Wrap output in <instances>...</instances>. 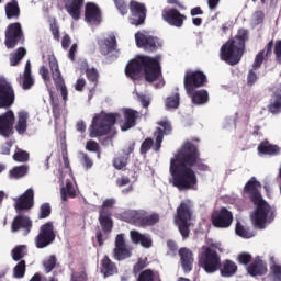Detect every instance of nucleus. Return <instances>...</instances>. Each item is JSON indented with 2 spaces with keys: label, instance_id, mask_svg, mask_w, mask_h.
<instances>
[{
  "label": "nucleus",
  "instance_id": "1",
  "mask_svg": "<svg viewBox=\"0 0 281 281\" xmlns=\"http://www.w3.org/2000/svg\"><path fill=\"white\" fill-rule=\"evenodd\" d=\"M192 168H196L200 172H210V166L201 159L199 147L187 140L170 159V183L173 188H177L180 192L196 190L199 179Z\"/></svg>",
  "mask_w": 281,
  "mask_h": 281
},
{
  "label": "nucleus",
  "instance_id": "2",
  "mask_svg": "<svg viewBox=\"0 0 281 281\" xmlns=\"http://www.w3.org/2000/svg\"><path fill=\"white\" fill-rule=\"evenodd\" d=\"M144 71L146 82H155L161 76V64L156 57L138 55L131 59L125 67V75L131 80H139V76Z\"/></svg>",
  "mask_w": 281,
  "mask_h": 281
},
{
  "label": "nucleus",
  "instance_id": "3",
  "mask_svg": "<svg viewBox=\"0 0 281 281\" xmlns=\"http://www.w3.org/2000/svg\"><path fill=\"white\" fill-rule=\"evenodd\" d=\"M262 184L255 177H252L244 187V192L249 195L250 201L256 205V210L251 215V221L255 227L259 229H265L267 224V216L271 212V206L262 199L260 190Z\"/></svg>",
  "mask_w": 281,
  "mask_h": 281
},
{
  "label": "nucleus",
  "instance_id": "4",
  "mask_svg": "<svg viewBox=\"0 0 281 281\" xmlns=\"http://www.w3.org/2000/svg\"><path fill=\"white\" fill-rule=\"evenodd\" d=\"M249 41V30L239 29L237 31V36L228 40L222 45L220 50V58L227 65L234 67L243 60V55L245 54V43Z\"/></svg>",
  "mask_w": 281,
  "mask_h": 281
},
{
  "label": "nucleus",
  "instance_id": "5",
  "mask_svg": "<svg viewBox=\"0 0 281 281\" xmlns=\"http://www.w3.org/2000/svg\"><path fill=\"white\" fill-rule=\"evenodd\" d=\"M218 251L223 254L220 243L202 247V251L199 255V267L204 269L206 273H216L221 269V255H218Z\"/></svg>",
  "mask_w": 281,
  "mask_h": 281
},
{
  "label": "nucleus",
  "instance_id": "6",
  "mask_svg": "<svg viewBox=\"0 0 281 281\" xmlns=\"http://www.w3.org/2000/svg\"><path fill=\"white\" fill-rule=\"evenodd\" d=\"M117 117H120V113L101 112L95 114L89 128L90 137L95 138L109 135L113 126H115Z\"/></svg>",
  "mask_w": 281,
  "mask_h": 281
},
{
  "label": "nucleus",
  "instance_id": "7",
  "mask_svg": "<svg viewBox=\"0 0 281 281\" xmlns=\"http://www.w3.org/2000/svg\"><path fill=\"white\" fill-rule=\"evenodd\" d=\"M158 126L154 132L155 140L151 137H147L143 140L140 145V155H148V150L153 148L154 153H159L161 150V144H164L165 135H170L172 133V125L168 120L157 122Z\"/></svg>",
  "mask_w": 281,
  "mask_h": 281
},
{
  "label": "nucleus",
  "instance_id": "8",
  "mask_svg": "<svg viewBox=\"0 0 281 281\" xmlns=\"http://www.w3.org/2000/svg\"><path fill=\"white\" fill-rule=\"evenodd\" d=\"M192 221V207L188 202H181L177 207V214L175 216V224L177 225L179 233L183 240L190 238V222Z\"/></svg>",
  "mask_w": 281,
  "mask_h": 281
},
{
  "label": "nucleus",
  "instance_id": "9",
  "mask_svg": "<svg viewBox=\"0 0 281 281\" xmlns=\"http://www.w3.org/2000/svg\"><path fill=\"white\" fill-rule=\"evenodd\" d=\"M56 240V233L54 232V222H46L40 226L37 236L34 239L37 249H45Z\"/></svg>",
  "mask_w": 281,
  "mask_h": 281
},
{
  "label": "nucleus",
  "instance_id": "10",
  "mask_svg": "<svg viewBox=\"0 0 281 281\" xmlns=\"http://www.w3.org/2000/svg\"><path fill=\"white\" fill-rule=\"evenodd\" d=\"M4 45L7 49H14L19 43H24L25 35H23V29L21 23L14 22L8 25L5 33Z\"/></svg>",
  "mask_w": 281,
  "mask_h": 281
},
{
  "label": "nucleus",
  "instance_id": "11",
  "mask_svg": "<svg viewBox=\"0 0 281 281\" xmlns=\"http://www.w3.org/2000/svg\"><path fill=\"white\" fill-rule=\"evenodd\" d=\"M48 65L52 71V78L54 80L55 87L57 91H60L64 102H67L69 92L67 91V86H65V79H63V74L60 72V68L58 67V60H56V57H49Z\"/></svg>",
  "mask_w": 281,
  "mask_h": 281
},
{
  "label": "nucleus",
  "instance_id": "12",
  "mask_svg": "<svg viewBox=\"0 0 281 281\" xmlns=\"http://www.w3.org/2000/svg\"><path fill=\"white\" fill-rule=\"evenodd\" d=\"M211 223L213 227L217 229H227L232 227L234 223V214L227 207L223 206L220 210H216L211 215Z\"/></svg>",
  "mask_w": 281,
  "mask_h": 281
},
{
  "label": "nucleus",
  "instance_id": "13",
  "mask_svg": "<svg viewBox=\"0 0 281 281\" xmlns=\"http://www.w3.org/2000/svg\"><path fill=\"white\" fill-rule=\"evenodd\" d=\"M135 41L137 47L144 49L145 52H157V49H161L164 45L161 38L153 35H146L142 32H137L135 34Z\"/></svg>",
  "mask_w": 281,
  "mask_h": 281
},
{
  "label": "nucleus",
  "instance_id": "14",
  "mask_svg": "<svg viewBox=\"0 0 281 281\" xmlns=\"http://www.w3.org/2000/svg\"><path fill=\"white\" fill-rule=\"evenodd\" d=\"M184 89L187 93H192V91H195V89H199L201 87L205 86V82H207V76L203 74V71H188L184 75Z\"/></svg>",
  "mask_w": 281,
  "mask_h": 281
},
{
  "label": "nucleus",
  "instance_id": "15",
  "mask_svg": "<svg viewBox=\"0 0 281 281\" xmlns=\"http://www.w3.org/2000/svg\"><path fill=\"white\" fill-rule=\"evenodd\" d=\"M130 12L131 15L128 21L131 25L139 27V25H144V23H146V12H148V10L146 9V4L136 0H132L130 2Z\"/></svg>",
  "mask_w": 281,
  "mask_h": 281
},
{
  "label": "nucleus",
  "instance_id": "16",
  "mask_svg": "<svg viewBox=\"0 0 281 281\" xmlns=\"http://www.w3.org/2000/svg\"><path fill=\"white\" fill-rule=\"evenodd\" d=\"M133 256V247L126 244V239L124 238V234H119L115 237V247L113 249V258L119 262L122 260H127Z\"/></svg>",
  "mask_w": 281,
  "mask_h": 281
},
{
  "label": "nucleus",
  "instance_id": "17",
  "mask_svg": "<svg viewBox=\"0 0 281 281\" xmlns=\"http://www.w3.org/2000/svg\"><path fill=\"white\" fill-rule=\"evenodd\" d=\"M161 16L168 25H171L172 27H183V23H186L188 16L186 14H182L177 9H165L161 12Z\"/></svg>",
  "mask_w": 281,
  "mask_h": 281
},
{
  "label": "nucleus",
  "instance_id": "18",
  "mask_svg": "<svg viewBox=\"0 0 281 281\" xmlns=\"http://www.w3.org/2000/svg\"><path fill=\"white\" fill-rule=\"evenodd\" d=\"M14 104V89L8 81H0V109Z\"/></svg>",
  "mask_w": 281,
  "mask_h": 281
},
{
  "label": "nucleus",
  "instance_id": "19",
  "mask_svg": "<svg viewBox=\"0 0 281 281\" xmlns=\"http://www.w3.org/2000/svg\"><path fill=\"white\" fill-rule=\"evenodd\" d=\"M33 222L25 215H16L11 223V232H23V236H27L32 232Z\"/></svg>",
  "mask_w": 281,
  "mask_h": 281
},
{
  "label": "nucleus",
  "instance_id": "20",
  "mask_svg": "<svg viewBox=\"0 0 281 281\" xmlns=\"http://www.w3.org/2000/svg\"><path fill=\"white\" fill-rule=\"evenodd\" d=\"M34 207V190L27 189L15 200L14 209L19 213Z\"/></svg>",
  "mask_w": 281,
  "mask_h": 281
},
{
  "label": "nucleus",
  "instance_id": "21",
  "mask_svg": "<svg viewBox=\"0 0 281 281\" xmlns=\"http://www.w3.org/2000/svg\"><path fill=\"white\" fill-rule=\"evenodd\" d=\"M14 112L12 110L7 111L0 115V135L2 137H10L12 135V130L14 128Z\"/></svg>",
  "mask_w": 281,
  "mask_h": 281
},
{
  "label": "nucleus",
  "instance_id": "22",
  "mask_svg": "<svg viewBox=\"0 0 281 281\" xmlns=\"http://www.w3.org/2000/svg\"><path fill=\"white\" fill-rule=\"evenodd\" d=\"M180 263L184 273H190L194 267V252L190 248L182 247L178 250Z\"/></svg>",
  "mask_w": 281,
  "mask_h": 281
},
{
  "label": "nucleus",
  "instance_id": "23",
  "mask_svg": "<svg viewBox=\"0 0 281 281\" xmlns=\"http://www.w3.org/2000/svg\"><path fill=\"white\" fill-rule=\"evenodd\" d=\"M99 52L102 56H109L113 52H117V38L112 34L108 38L99 41Z\"/></svg>",
  "mask_w": 281,
  "mask_h": 281
},
{
  "label": "nucleus",
  "instance_id": "24",
  "mask_svg": "<svg viewBox=\"0 0 281 281\" xmlns=\"http://www.w3.org/2000/svg\"><path fill=\"white\" fill-rule=\"evenodd\" d=\"M123 115L125 122L122 125V131H128L137 124V117H139V112L131 108H124Z\"/></svg>",
  "mask_w": 281,
  "mask_h": 281
},
{
  "label": "nucleus",
  "instance_id": "25",
  "mask_svg": "<svg viewBox=\"0 0 281 281\" xmlns=\"http://www.w3.org/2000/svg\"><path fill=\"white\" fill-rule=\"evenodd\" d=\"M130 238L134 245H142L145 249L153 247L150 235L142 234L138 231H131Z\"/></svg>",
  "mask_w": 281,
  "mask_h": 281
},
{
  "label": "nucleus",
  "instance_id": "26",
  "mask_svg": "<svg viewBox=\"0 0 281 281\" xmlns=\"http://www.w3.org/2000/svg\"><path fill=\"white\" fill-rule=\"evenodd\" d=\"M68 2L65 5L68 14L71 15L74 21L80 20V10H82V5H85V0H67Z\"/></svg>",
  "mask_w": 281,
  "mask_h": 281
},
{
  "label": "nucleus",
  "instance_id": "27",
  "mask_svg": "<svg viewBox=\"0 0 281 281\" xmlns=\"http://www.w3.org/2000/svg\"><path fill=\"white\" fill-rule=\"evenodd\" d=\"M247 272L252 278L256 276H265L267 273V262H263L262 259L256 258L247 268Z\"/></svg>",
  "mask_w": 281,
  "mask_h": 281
},
{
  "label": "nucleus",
  "instance_id": "28",
  "mask_svg": "<svg viewBox=\"0 0 281 281\" xmlns=\"http://www.w3.org/2000/svg\"><path fill=\"white\" fill-rule=\"evenodd\" d=\"M85 19L87 23H98L100 21V8L93 2L86 3Z\"/></svg>",
  "mask_w": 281,
  "mask_h": 281
},
{
  "label": "nucleus",
  "instance_id": "29",
  "mask_svg": "<svg viewBox=\"0 0 281 281\" xmlns=\"http://www.w3.org/2000/svg\"><path fill=\"white\" fill-rule=\"evenodd\" d=\"M146 216V211H130L126 213L127 223L135 225L136 227H144V220Z\"/></svg>",
  "mask_w": 281,
  "mask_h": 281
},
{
  "label": "nucleus",
  "instance_id": "30",
  "mask_svg": "<svg viewBox=\"0 0 281 281\" xmlns=\"http://www.w3.org/2000/svg\"><path fill=\"white\" fill-rule=\"evenodd\" d=\"M268 111L274 115L281 113V86L273 92L270 103L268 104Z\"/></svg>",
  "mask_w": 281,
  "mask_h": 281
},
{
  "label": "nucleus",
  "instance_id": "31",
  "mask_svg": "<svg viewBox=\"0 0 281 281\" xmlns=\"http://www.w3.org/2000/svg\"><path fill=\"white\" fill-rule=\"evenodd\" d=\"M187 95H189L192 100V103L196 104L198 106L207 104L210 101V94L207 93V90H193L191 93H187Z\"/></svg>",
  "mask_w": 281,
  "mask_h": 281
},
{
  "label": "nucleus",
  "instance_id": "32",
  "mask_svg": "<svg viewBox=\"0 0 281 281\" xmlns=\"http://www.w3.org/2000/svg\"><path fill=\"white\" fill-rule=\"evenodd\" d=\"M257 150L260 155H270L273 157L274 155H280V147L278 145H271L269 140H262Z\"/></svg>",
  "mask_w": 281,
  "mask_h": 281
},
{
  "label": "nucleus",
  "instance_id": "33",
  "mask_svg": "<svg viewBox=\"0 0 281 281\" xmlns=\"http://www.w3.org/2000/svg\"><path fill=\"white\" fill-rule=\"evenodd\" d=\"M221 276L223 278H232V276H236V272L238 271V266L236 262L226 259L221 265Z\"/></svg>",
  "mask_w": 281,
  "mask_h": 281
},
{
  "label": "nucleus",
  "instance_id": "34",
  "mask_svg": "<svg viewBox=\"0 0 281 281\" xmlns=\"http://www.w3.org/2000/svg\"><path fill=\"white\" fill-rule=\"evenodd\" d=\"M113 214H106L105 212L99 213V223L101 225L103 234H111L113 232Z\"/></svg>",
  "mask_w": 281,
  "mask_h": 281
},
{
  "label": "nucleus",
  "instance_id": "35",
  "mask_svg": "<svg viewBox=\"0 0 281 281\" xmlns=\"http://www.w3.org/2000/svg\"><path fill=\"white\" fill-rule=\"evenodd\" d=\"M101 273H103L105 278L113 276V273H117V267L115 266V262L111 261V258H109L106 255L101 261Z\"/></svg>",
  "mask_w": 281,
  "mask_h": 281
},
{
  "label": "nucleus",
  "instance_id": "36",
  "mask_svg": "<svg viewBox=\"0 0 281 281\" xmlns=\"http://www.w3.org/2000/svg\"><path fill=\"white\" fill-rule=\"evenodd\" d=\"M7 19H19L21 16V9L19 8V1L12 0L4 7Z\"/></svg>",
  "mask_w": 281,
  "mask_h": 281
},
{
  "label": "nucleus",
  "instance_id": "37",
  "mask_svg": "<svg viewBox=\"0 0 281 281\" xmlns=\"http://www.w3.org/2000/svg\"><path fill=\"white\" fill-rule=\"evenodd\" d=\"M27 50L24 47H19L14 53L10 54V65L11 67H16L19 63L25 58Z\"/></svg>",
  "mask_w": 281,
  "mask_h": 281
},
{
  "label": "nucleus",
  "instance_id": "38",
  "mask_svg": "<svg viewBox=\"0 0 281 281\" xmlns=\"http://www.w3.org/2000/svg\"><path fill=\"white\" fill-rule=\"evenodd\" d=\"M61 201H67L68 199H76V189H74V183L71 181L66 182L65 187L60 189Z\"/></svg>",
  "mask_w": 281,
  "mask_h": 281
},
{
  "label": "nucleus",
  "instance_id": "39",
  "mask_svg": "<svg viewBox=\"0 0 281 281\" xmlns=\"http://www.w3.org/2000/svg\"><path fill=\"white\" fill-rule=\"evenodd\" d=\"M30 170V167L27 165L16 166L10 171L11 179H22V177H25Z\"/></svg>",
  "mask_w": 281,
  "mask_h": 281
},
{
  "label": "nucleus",
  "instance_id": "40",
  "mask_svg": "<svg viewBox=\"0 0 281 281\" xmlns=\"http://www.w3.org/2000/svg\"><path fill=\"white\" fill-rule=\"evenodd\" d=\"M79 161L85 170H91L93 168V158L85 151L78 154Z\"/></svg>",
  "mask_w": 281,
  "mask_h": 281
},
{
  "label": "nucleus",
  "instance_id": "41",
  "mask_svg": "<svg viewBox=\"0 0 281 281\" xmlns=\"http://www.w3.org/2000/svg\"><path fill=\"white\" fill-rule=\"evenodd\" d=\"M235 233L237 234V236H240V238H254V236H256L254 232H251V229L243 226L240 222H237L235 226Z\"/></svg>",
  "mask_w": 281,
  "mask_h": 281
},
{
  "label": "nucleus",
  "instance_id": "42",
  "mask_svg": "<svg viewBox=\"0 0 281 281\" xmlns=\"http://www.w3.org/2000/svg\"><path fill=\"white\" fill-rule=\"evenodd\" d=\"M15 131L19 133V135H23L25 131H27V114L20 113L18 124L15 126Z\"/></svg>",
  "mask_w": 281,
  "mask_h": 281
},
{
  "label": "nucleus",
  "instance_id": "43",
  "mask_svg": "<svg viewBox=\"0 0 281 281\" xmlns=\"http://www.w3.org/2000/svg\"><path fill=\"white\" fill-rule=\"evenodd\" d=\"M159 213H153L151 215H148V213L145 212L143 227H153V225H157V223H159Z\"/></svg>",
  "mask_w": 281,
  "mask_h": 281
},
{
  "label": "nucleus",
  "instance_id": "44",
  "mask_svg": "<svg viewBox=\"0 0 281 281\" xmlns=\"http://www.w3.org/2000/svg\"><path fill=\"white\" fill-rule=\"evenodd\" d=\"M181 97L179 92H176L175 95L168 97L165 101V106L167 109H177L180 104Z\"/></svg>",
  "mask_w": 281,
  "mask_h": 281
},
{
  "label": "nucleus",
  "instance_id": "45",
  "mask_svg": "<svg viewBox=\"0 0 281 281\" xmlns=\"http://www.w3.org/2000/svg\"><path fill=\"white\" fill-rule=\"evenodd\" d=\"M86 150H88L89 153H95L98 159H101L102 156V151L100 149V144H98V142L90 139L86 143Z\"/></svg>",
  "mask_w": 281,
  "mask_h": 281
},
{
  "label": "nucleus",
  "instance_id": "46",
  "mask_svg": "<svg viewBox=\"0 0 281 281\" xmlns=\"http://www.w3.org/2000/svg\"><path fill=\"white\" fill-rule=\"evenodd\" d=\"M86 76H87L89 82L93 83V87H98V80L100 78V74L98 72V69L87 68L86 69Z\"/></svg>",
  "mask_w": 281,
  "mask_h": 281
},
{
  "label": "nucleus",
  "instance_id": "47",
  "mask_svg": "<svg viewBox=\"0 0 281 281\" xmlns=\"http://www.w3.org/2000/svg\"><path fill=\"white\" fill-rule=\"evenodd\" d=\"M49 30L53 34L55 41H60V27L58 26V21L56 18L49 20Z\"/></svg>",
  "mask_w": 281,
  "mask_h": 281
},
{
  "label": "nucleus",
  "instance_id": "48",
  "mask_svg": "<svg viewBox=\"0 0 281 281\" xmlns=\"http://www.w3.org/2000/svg\"><path fill=\"white\" fill-rule=\"evenodd\" d=\"M113 205H115V199H106L103 201L101 207L99 209V214H113L111 212Z\"/></svg>",
  "mask_w": 281,
  "mask_h": 281
},
{
  "label": "nucleus",
  "instance_id": "49",
  "mask_svg": "<svg viewBox=\"0 0 281 281\" xmlns=\"http://www.w3.org/2000/svg\"><path fill=\"white\" fill-rule=\"evenodd\" d=\"M56 262H58V260L56 259L55 255L49 256L48 259L43 262L45 273H52V271H54L56 268Z\"/></svg>",
  "mask_w": 281,
  "mask_h": 281
},
{
  "label": "nucleus",
  "instance_id": "50",
  "mask_svg": "<svg viewBox=\"0 0 281 281\" xmlns=\"http://www.w3.org/2000/svg\"><path fill=\"white\" fill-rule=\"evenodd\" d=\"M25 260H21L14 268H13V276L18 279L25 277Z\"/></svg>",
  "mask_w": 281,
  "mask_h": 281
},
{
  "label": "nucleus",
  "instance_id": "51",
  "mask_svg": "<svg viewBox=\"0 0 281 281\" xmlns=\"http://www.w3.org/2000/svg\"><path fill=\"white\" fill-rule=\"evenodd\" d=\"M128 164V156H119L113 159V167L116 170H122L123 168H126Z\"/></svg>",
  "mask_w": 281,
  "mask_h": 281
},
{
  "label": "nucleus",
  "instance_id": "52",
  "mask_svg": "<svg viewBox=\"0 0 281 281\" xmlns=\"http://www.w3.org/2000/svg\"><path fill=\"white\" fill-rule=\"evenodd\" d=\"M52 215V205L49 203H43L40 206L38 218H48Z\"/></svg>",
  "mask_w": 281,
  "mask_h": 281
},
{
  "label": "nucleus",
  "instance_id": "53",
  "mask_svg": "<svg viewBox=\"0 0 281 281\" xmlns=\"http://www.w3.org/2000/svg\"><path fill=\"white\" fill-rule=\"evenodd\" d=\"M137 281H155V272L150 269L144 270L139 273Z\"/></svg>",
  "mask_w": 281,
  "mask_h": 281
},
{
  "label": "nucleus",
  "instance_id": "54",
  "mask_svg": "<svg viewBox=\"0 0 281 281\" xmlns=\"http://www.w3.org/2000/svg\"><path fill=\"white\" fill-rule=\"evenodd\" d=\"M265 57H267L265 55V50H260L256 57H255V61L252 64V69H260V67H262V63H265Z\"/></svg>",
  "mask_w": 281,
  "mask_h": 281
},
{
  "label": "nucleus",
  "instance_id": "55",
  "mask_svg": "<svg viewBox=\"0 0 281 281\" xmlns=\"http://www.w3.org/2000/svg\"><path fill=\"white\" fill-rule=\"evenodd\" d=\"M13 159L14 161H20L21 164H24L25 161L30 160V154L27 151L20 150L13 155Z\"/></svg>",
  "mask_w": 281,
  "mask_h": 281
},
{
  "label": "nucleus",
  "instance_id": "56",
  "mask_svg": "<svg viewBox=\"0 0 281 281\" xmlns=\"http://www.w3.org/2000/svg\"><path fill=\"white\" fill-rule=\"evenodd\" d=\"M167 247H168L167 256H171L172 258L177 256V251L179 250V247L177 246V241L169 239L167 241Z\"/></svg>",
  "mask_w": 281,
  "mask_h": 281
},
{
  "label": "nucleus",
  "instance_id": "57",
  "mask_svg": "<svg viewBox=\"0 0 281 281\" xmlns=\"http://www.w3.org/2000/svg\"><path fill=\"white\" fill-rule=\"evenodd\" d=\"M23 249H25V246H16V247L12 250V258H13V260H15L16 262H19V260H21L22 258L25 257V254H23Z\"/></svg>",
  "mask_w": 281,
  "mask_h": 281
},
{
  "label": "nucleus",
  "instance_id": "58",
  "mask_svg": "<svg viewBox=\"0 0 281 281\" xmlns=\"http://www.w3.org/2000/svg\"><path fill=\"white\" fill-rule=\"evenodd\" d=\"M119 12L124 16V14H128V7L124 0H113Z\"/></svg>",
  "mask_w": 281,
  "mask_h": 281
},
{
  "label": "nucleus",
  "instance_id": "59",
  "mask_svg": "<svg viewBox=\"0 0 281 281\" xmlns=\"http://www.w3.org/2000/svg\"><path fill=\"white\" fill-rule=\"evenodd\" d=\"M256 82H258V75L256 74V70L252 68L248 71L247 85L248 87H254Z\"/></svg>",
  "mask_w": 281,
  "mask_h": 281
},
{
  "label": "nucleus",
  "instance_id": "60",
  "mask_svg": "<svg viewBox=\"0 0 281 281\" xmlns=\"http://www.w3.org/2000/svg\"><path fill=\"white\" fill-rule=\"evenodd\" d=\"M32 87H34V78L32 76H23L22 89L27 91L29 89H32Z\"/></svg>",
  "mask_w": 281,
  "mask_h": 281
},
{
  "label": "nucleus",
  "instance_id": "61",
  "mask_svg": "<svg viewBox=\"0 0 281 281\" xmlns=\"http://www.w3.org/2000/svg\"><path fill=\"white\" fill-rule=\"evenodd\" d=\"M50 98L54 119L60 120V104H58V102H55L54 97Z\"/></svg>",
  "mask_w": 281,
  "mask_h": 281
},
{
  "label": "nucleus",
  "instance_id": "62",
  "mask_svg": "<svg viewBox=\"0 0 281 281\" xmlns=\"http://www.w3.org/2000/svg\"><path fill=\"white\" fill-rule=\"evenodd\" d=\"M40 76L42 77V79L44 80V82H52V77L49 76V69H47V67L42 66L40 68Z\"/></svg>",
  "mask_w": 281,
  "mask_h": 281
},
{
  "label": "nucleus",
  "instance_id": "63",
  "mask_svg": "<svg viewBox=\"0 0 281 281\" xmlns=\"http://www.w3.org/2000/svg\"><path fill=\"white\" fill-rule=\"evenodd\" d=\"M238 262L239 265H249L251 262V255L249 252H241L238 255Z\"/></svg>",
  "mask_w": 281,
  "mask_h": 281
},
{
  "label": "nucleus",
  "instance_id": "64",
  "mask_svg": "<svg viewBox=\"0 0 281 281\" xmlns=\"http://www.w3.org/2000/svg\"><path fill=\"white\" fill-rule=\"evenodd\" d=\"M276 60L281 65V41H277L274 45Z\"/></svg>",
  "mask_w": 281,
  "mask_h": 281
}]
</instances>
